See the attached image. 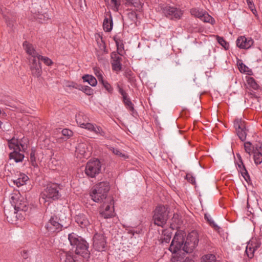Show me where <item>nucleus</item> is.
I'll use <instances>...</instances> for the list:
<instances>
[{
    "mask_svg": "<svg viewBox=\"0 0 262 262\" xmlns=\"http://www.w3.org/2000/svg\"><path fill=\"white\" fill-rule=\"evenodd\" d=\"M7 9L5 8L0 7V12L3 14L4 18L5 19L7 26L10 28H12L13 26L14 21L15 20L14 18L12 17L10 18L9 15H7Z\"/></svg>",
    "mask_w": 262,
    "mask_h": 262,
    "instance_id": "nucleus-23",
    "label": "nucleus"
},
{
    "mask_svg": "<svg viewBox=\"0 0 262 262\" xmlns=\"http://www.w3.org/2000/svg\"><path fill=\"white\" fill-rule=\"evenodd\" d=\"M234 127L235 129L236 134L242 141L246 139L247 129L246 127L245 122L242 119H236L234 121Z\"/></svg>",
    "mask_w": 262,
    "mask_h": 262,
    "instance_id": "nucleus-11",
    "label": "nucleus"
},
{
    "mask_svg": "<svg viewBox=\"0 0 262 262\" xmlns=\"http://www.w3.org/2000/svg\"><path fill=\"white\" fill-rule=\"evenodd\" d=\"M178 216V215L177 214H174L173 218L174 219V217H176V216Z\"/></svg>",
    "mask_w": 262,
    "mask_h": 262,
    "instance_id": "nucleus-63",
    "label": "nucleus"
},
{
    "mask_svg": "<svg viewBox=\"0 0 262 262\" xmlns=\"http://www.w3.org/2000/svg\"><path fill=\"white\" fill-rule=\"evenodd\" d=\"M36 161L35 158V150L32 149L30 152V162H35Z\"/></svg>",
    "mask_w": 262,
    "mask_h": 262,
    "instance_id": "nucleus-54",
    "label": "nucleus"
},
{
    "mask_svg": "<svg viewBox=\"0 0 262 262\" xmlns=\"http://www.w3.org/2000/svg\"><path fill=\"white\" fill-rule=\"evenodd\" d=\"M23 46L24 49H34L32 45L30 44L27 41H25L23 42Z\"/></svg>",
    "mask_w": 262,
    "mask_h": 262,
    "instance_id": "nucleus-52",
    "label": "nucleus"
},
{
    "mask_svg": "<svg viewBox=\"0 0 262 262\" xmlns=\"http://www.w3.org/2000/svg\"><path fill=\"white\" fill-rule=\"evenodd\" d=\"M13 151L10 153V159L14 160L16 163L23 161L24 159V151H19V149H13Z\"/></svg>",
    "mask_w": 262,
    "mask_h": 262,
    "instance_id": "nucleus-20",
    "label": "nucleus"
},
{
    "mask_svg": "<svg viewBox=\"0 0 262 262\" xmlns=\"http://www.w3.org/2000/svg\"><path fill=\"white\" fill-rule=\"evenodd\" d=\"M201 20L205 23H210L211 25H213L215 23L214 19L206 12H204L203 13V16L201 18Z\"/></svg>",
    "mask_w": 262,
    "mask_h": 262,
    "instance_id": "nucleus-34",
    "label": "nucleus"
},
{
    "mask_svg": "<svg viewBox=\"0 0 262 262\" xmlns=\"http://www.w3.org/2000/svg\"><path fill=\"white\" fill-rule=\"evenodd\" d=\"M57 256L60 259V262H75L73 254L69 251L60 250L58 252Z\"/></svg>",
    "mask_w": 262,
    "mask_h": 262,
    "instance_id": "nucleus-17",
    "label": "nucleus"
},
{
    "mask_svg": "<svg viewBox=\"0 0 262 262\" xmlns=\"http://www.w3.org/2000/svg\"><path fill=\"white\" fill-rule=\"evenodd\" d=\"M95 126L96 125L88 122L83 123V124H80L81 127L87 129L88 130L91 132H94Z\"/></svg>",
    "mask_w": 262,
    "mask_h": 262,
    "instance_id": "nucleus-44",
    "label": "nucleus"
},
{
    "mask_svg": "<svg viewBox=\"0 0 262 262\" xmlns=\"http://www.w3.org/2000/svg\"><path fill=\"white\" fill-rule=\"evenodd\" d=\"M100 216L104 219L112 218L114 216L113 207L111 208L110 205L103 204L99 211Z\"/></svg>",
    "mask_w": 262,
    "mask_h": 262,
    "instance_id": "nucleus-16",
    "label": "nucleus"
},
{
    "mask_svg": "<svg viewBox=\"0 0 262 262\" xmlns=\"http://www.w3.org/2000/svg\"><path fill=\"white\" fill-rule=\"evenodd\" d=\"M167 206L158 205L154 211L152 220L154 223L162 227L166 224L168 219L169 211Z\"/></svg>",
    "mask_w": 262,
    "mask_h": 262,
    "instance_id": "nucleus-5",
    "label": "nucleus"
},
{
    "mask_svg": "<svg viewBox=\"0 0 262 262\" xmlns=\"http://www.w3.org/2000/svg\"><path fill=\"white\" fill-rule=\"evenodd\" d=\"M244 148L245 151L248 154L249 157H250L251 154L254 152V149L255 148V145H252L250 142H246L244 143Z\"/></svg>",
    "mask_w": 262,
    "mask_h": 262,
    "instance_id": "nucleus-30",
    "label": "nucleus"
},
{
    "mask_svg": "<svg viewBox=\"0 0 262 262\" xmlns=\"http://www.w3.org/2000/svg\"><path fill=\"white\" fill-rule=\"evenodd\" d=\"M74 251L76 254L79 255L84 258H88L90 257V252L89 250V244L86 241L79 245L74 249Z\"/></svg>",
    "mask_w": 262,
    "mask_h": 262,
    "instance_id": "nucleus-14",
    "label": "nucleus"
},
{
    "mask_svg": "<svg viewBox=\"0 0 262 262\" xmlns=\"http://www.w3.org/2000/svg\"><path fill=\"white\" fill-rule=\"evenodd\" d=\"M68 239L71 246L72 247L73 250L76 249L81 243H83L85 241L82 237L78 236L73 232L69 234Z\"/></svg>",
    "mask_w": 262,
    "mask_h": 262,
    "instance_id": "nucleus-15",
    "label": "nucleus"
},
{
    "mask_svg": "<svg viewBox=\"0 0 262 262\" xmlns=\"http://www.w3.org/2000/svg\"><path fill=\"white\" fill-rule=\"evenodd\" d=\"M29 55L28 60L30 63V70L33 76L39 77L42 74V68L39 61L36 58V50H26Z\"/></svg>",
    "mask_w": 262,
    "mask_h": 262,
    "instance_id": "nucleus-7",
    "label": "nucleus"
},
{
    "mask_svg": "<svg viewBox=\"0 0 262 262\" xmlns=\"http://www.w3.org/2000/svg\"><path fill=\"white\" fill-rule=\"evenodd\" d=\"M98 80L103 85V87L105 90L110 93H112L113 91V88L111 84L106 81L103 79V76L101 74L97 75Z\"/></svg>",
    "mask_w": 262,
    "mask_h": 262,
    "instance_id": "nucleus-27",
    "label": "nucleus"
},
{
    "mask_svg": "<svg viewBox=\"0 0 262 262\" xmlns=\"http://www.w3.org/2000/svg\"><path fill=\"white\" fill-rule=\"evenodd\" d=\"M236 164L237 166L238 171L241 173L245 181L247 183H249V182L251 180L250 177L243 162L241 163H236Z\"/></svg>",
    "mask_w": 262,
    "mask_h": 262,
    "instance_id": "nucleus-21",
    "label": "nucleus"
},
{
    "mask_svg": "<svg viewBox=\"0 0 262 262\" xmlns=\"http://www.w3.org/2000/svg\"><path fill=\"white\" fill-rule=\"evenodd\" d=\"M126 1V3L128 4H132L133 5L134 3H135V0H125Z\"/></svg>",
    "mask_w": 262,
    "mask_h": 262,
    "instance_id": "nucleus-61",
    "label": "nucleus"
},
{
    "mask_svg": "<svg viewBox=\"0 0 262 262\" xmlns=\"http://www.w3.org/2000/svg\"><path fill=\"white\" fill-rule=\"evenodd\" d=\"M28 143V139L25 137L20 139L13 137L8 140V145L10 149H19V151H25L27 149Z\"/></svg>",
    "mask_w": 262,
    "mask_h": 262,
    "instance_id": "nucleus-10",
    "label": "nucleus"
},
{
    "mask_svg": "<svg viewBox=\"0 0 262 262\" xmlns=\"http://www.w3.org/2000/svg\"><path fill=\"white\" fill-rule=\"evenodd\" d=\"M117 88L118 89L119 93L122 96V99L125 98L126 96H128V94L119 86V84L117 85Z\"/></svg>",
    "mask_w": 262,
    "mask_h": 262,
    "instance_id": "nucleus-50",
    "label": "nucleus"
},
{
    "mask_svg": "<svg viewBox=\"0 0 262 262\" xmlns=\"http://www.w3.org/2000/svg\"><path fill=\"white\" fill-rule=\"evenodd\" d=\"M23 256L25 259H26L28 257L27 252L26 251H23Z\"/></svg>",
    "mask_w": 262,
    "mask_h": 262,
    "instance_id": "nucleus-60",
    "label": "nucleus"
},
{
    "mask_svg": "<svg viewBox=\"0 0 262 262\" xmlns=\"http://www.w3.org/2000/svg\"><path fill=\"white\" fill-rule=\"evenodd\" d=\"M162 236V243H169L171 238V232L168 230H163Z\"/></svg>",
    "mask_w": 262,
    "mask_h": 262,
    "instance_id": "nucleus-28",
    "label": "nucleus"
},
{
    "mask_svg": "<svg viewBox=\"0 0 262 262\" xmlns=\"http://www.w3.org/2000/svg\"><path fill=\"white\" fill-rule=\"evenodd\" d=\"M111 3L112 4L114 5L115 9L118 10L120 5L119 0H111Z\"/></svg>",
    "mask_w": 262,
    "mask_h": 262,
    "instance_id": "nucleus-53",
    "label": "nucleus"
},
{
    "mask_svg": "<svg viewBox=\"0 0 262 262\" xmlns=\"http://www.w3.org/2000/svg\"><path fill=\"white\" fill-rule=\"evenodd\" d=\"M75 2L78 6H79L80 7H81L82 0H75Z\"/></svg>",
    "mask_w": 262,
    "mask_h": 262,
    "instance_id": "nucleus-59",
    "label": "nucleus"
},
{
    "mask_svg": "<svg viewBox=\"0 0 262 262\" xmlns=\"http://www.w3.org/2000/svg\"><path fill=\"white\" fill-rule=\"evenodd\" d=\"M217 41L225 49H228L229 43L225 41L223 37L217 36Z\"/></svg>",
    "mask_w": 262,
    "mask_h": 262,
    "instance_id": "nucleus-47",
    "label": "nucleus"
},
{
    "mask_svg": "<svg viewBox=\"0 0 262 262\" xmlns=\"http://www.w3.org/2000/svg\"><path fill=\"white\" fill-rule=\"evenodd\" d=\"M110 189L108 182L103 181L96 184L91 192L92 199L95 202L101 203L106 199Z\"/></svg>",
    "mask_w": 262,
    "mask_h": 262,
    "instance_id": "nucleus-4",
    "label": "nucleus"
},
{
    "mask_svg": "<svg viewBox=\"0 0 262 262\" xmlns=\"http://www.w3.org/2000/svg\"><path fill=\"white\" fill-rule=\"evenodd\" d=\"M204 217L209 224L213 227L215 230H217L220 229V227L215 224L210 214L205 213Z\"/></svg>",
    "mask_w": 262,
    "mask_h": 262,
    "instance_id": "nucleus-33",
    "label": "nucleus"
},
{
    "mask_svg": "<svg viewBox=\"0 0 262 262\" xmlns=\"http://www.w3.org/2000/svg\"><path fill=\"white\" fill-rule=\"evenodd\" d=\"M173 262H192V261H186V259L183 256H173L172 258Z\"/></svg>",
    "mask_w": 262,
    "mask_h": 262,
    "instance_id": "nucleus-48",
    "label": "nucleus"
},
{
    "mask_svg": "<svg viewBox=\"0 0 262 262\" xmlns=\"http://www.w3.org/2000/svg\"><path fill=\"white\" fill-rule=\"evenodd\" d=\"M111 63L113 70L116 72H118L121 70L122 64L121 63V60H112Z\"/></svg>",
    "mask_w": 262,
    "mask_h": 262,
    "instance_id": "nucleus-38",
    "label": "nucleus"
},
{
    "mask_svg": "<svg viewBox=\"0 0 262 262\" xmlns=\"http://www.w3.org/2000/svg\"><path fill=\"white\" fill-rule=\"evenodd\" d=\"M125 50H116L111 54L112 60H121L122 58L120 56H123Z\"/></svg>",
    "mask_w": 262,
    "mask_h": 262,
    "instance_id": "nucleus-31",
    "label": "nucleus"
},
{
    "mask_svg": "<svg viewBox=\"0 0 262 262\" xmlns=\"http://www.w3.org/2000/svg\"><path fill=\"white\" fill-rule=\"evenodd\" d=\"M236 42L241 49H249L253 45L254 41L251 37L241 36L237 38Z\"/></svg>",
    "mask_w": 262,
    "mask_h": 262,
    "instance_id": "nucleus-13",
    "label": "nucleus"
},
{
    "mask_svg": "<svg viewBox=\"0 0 262 262\" xmlns=\"http://www.w3.org/2000/svg\"><path fill=\"white\" fill-rule=\"evenodd\" d=\"M29 178L27 175L23 173H19L18 177L16 179L13 180V182L17 187H19L26 184Z\"/></svg>",
    "mask_w": 262,
    "mask_h": 262,
    "instance_id": "nucleus-22",
    "label": "nucleus"
},
{
    "mask_svg": "<svg viewBox=\"0 0 262 262\" xmlns=\"http://www.w3.org/2000/svg\"><path fill=\"white\" fill-rule=\"evenodd\" d=\"M95 38L99 49H105V43L103 40L102 35L97 34L95 35Z\"/></svg>",
    "mask_w": 262,
    "mask_h": 262,
    "instance_id": "nucleus-32",
    "label": "nucleus"
},
{
    "mask_svg": "<svg viewBox=\"0 0 262 262\" xmlns=\"http://www.w3.org/2000/svg\"><path fill=\"white\" fill-rule=\"evenodd\" d=\"M123 102L126 108L130 112V114L134 117H136L137 115V113L134 108L133 103L128 96L123 98Z\"/></svg>",
    "mask_w": 262,
    "mask_h": 262,
    "instance_id": "nucleus-24",
    "label": "nucleus"
},
{
    "mask_svg": "<svg viewBox=\"0 0 262 262\" xmlns=\"http://www.w3.org/2000/svg\"><path fill=\"white\" fill-rule=\"evenodd\" d=\"M93 132L97 135H100L101 136L106 138V133L100 126L96 125Z\"/></svg>",
    "mask_w": 262,
    "mask_h": 262,
    "instance_id": "nucleus-45",
    "label": "nucleus"
},
{
    "mask_svg": "<svg viewBox=\"0 0 262 262\" xmlns=\"http://www.w3.org/2000/svg\"><path fill=\"white\" fill-rule=\"evenodd\" d=\"M61 189V186L58 183H48L41 194L40 202L48 203V205H49L53 201L59 200L61 196L60 192Z\"/></svg>",
    "mask_w": 262,
    "mask_h": 262,
    "instance_id": "nucleus-3",
    "label": "nucleus"
},
{
    "mask_svg": "<svg viewBox=\"0 0 262 262\" xmlns=\"http://www.w3.org/2000/svg\"><path fill=\"white\" fill-rule=\"evenodd\" d=\"M82 79L84 82H88L92 86H95L97 84V79L92 75H84L82 76Z\"/></svg>",
    "mask_w": 262,
    "mask_h": 262,
    "instance_id": "nucleus-26",
    "label": "nucleus"
},
{
    "mask_svg": "<svg viewBox=\"0 0 262 262\" xmlns=\"http://www.w3.org/2000/svg\"><path fill=\"white\" fill-rule=\"evenodd\" d=\"M106 244L105 237L103 233H96L93 236V247L98 251H104Z\"/></svg>",
    "mask_w": 262,
    "mask_h": 262,
    "instance_id": "nucleus-12",
    "label": "nucleus"
},
{
    "mask_svg": "<svg viewBox=\"0 0 262 262\" xmlns=\"http://www.w3.org/2000/svg\"><path fill=\"white\" fill-rule=\"evenodd\" d=\"M215 256L212 254H209L203 256L201 262H215Z\"/></svg>",
    "mask_w": 262,
    "mask_h": 262,
    "instance_id": "nucleus-35",
    "label": "nucleus"
},
{
    "mask_svg": "<svg viewBox=\"0 0 262 262\" xmlns=\"http://www.w3.org/2000/svg\"><path fill=\"white\" fill-rule=\"evenodd\" d=\"M128 16L132 20H136L137 18V14L135 12H131L128 13Z\"/></svg>",
    "mask_w": 262,
    "mask_h": 262,
    "instance_id": "nucleus-56",
    "label": "nucleus"
},
{
    "mask_svg": "<svg viewBox=\"0 0 262 262\" xmlns=\"http://www.w3.org/2000/svg\"><path fill=\"white\" fill-rule=\"evenodd\" d=\"M248 5L250 7H251V5H252V3L251 2H248Z\"/></svg>",
    "mask_w": 262,
    "mask_h": 262,
    "instance_id": "nucleus-64",
    "label": "nucleus"
},
{
    "mask_svg": "<svg viewBox=\"0 0 262 262\" xmlns=\"http://www.w3.org/2000/svg\"><path fill=\"white\" fill-rule=\"evenodd\" d=\"M101 169V163L100 161L97 159H93L89 160L85 167V173L90 178H95L98 175Z\"/></svg>",
    "mask_w": 262,
    "mask_h": 262,
    "instance_id": "nucleus-8",
    "label": "nucleus"
},
{
    "mask_svg": "<svg viewBox=\"0 0 262 262\" xmlns=\"http://www.w3.org/2000/svg\"><path fill=\"white\" fill-rule=\"evenodd\" d=\"M110 150L114 153L115 155L119 156L120 157L124 159H126L128 158V156L125 155L124 153H122L119 149L115 148L113 147H111L110 148Z\"/></svg>",
    "mask_w": 262,
    "mask_h": 262,
    "instance_id": "nucleus-39",
    "label": "nucleus"
},
{
    "mask_svg": "<svg viewBox=\"0 0 262 262\" xmlns=\"http://www.w3.org/2000/svg\"><path fill=\"white\" fill-rule=\"evenodd\" d=\"M249 243L255 250L259 248L261 245L260 239L256 238H253Z\"/></svg>",
    "mask_w": 262,
    "mask_h": 262,
    "instance_id": "nucleus-42",
    "label": "nucleus"
},
{
    "mask_svg": "<svg viewBox=\"0 0 262 262\" xmlns=\"http://www.w3.org/2000/svg\"><path fill=\"white\" fill-rule=\"evenodd\" d=\"M75 222L81 228H86L90 224V222L87 216L83 213H79L75 217Z\"/></svg>",
    "mask_w": 262,
    "mask_h": 262,
    "instance_id": "nucleus-19",
    "label": "nucleus"
},
{
    "mask_svg": "<svg viewBox=\"0 0 262 262\" xmlns=\"http://www.w3.org/2000/svg\"><path fill=\"white\" fill-rule=\"evenodd\" d=\"M36 55L38 61H39L40 62V61H42L47 66H51L53 64V62L49 57L40 55L37 52Z\"/></svg>",
    "mask_w": 262,
    "mask_h": 262,
    "instance_id": "nucleus-29",
    "label": "nucleus"
},
{
    "mask_svg": "<svg viewBox=\"0 0 262 262\" xmlns=\"http://www.w3.org/2000/svg\"><path fill=\"white\" fill-rule=\"evenodd\" d=\"M190 13L192 15L199 18L200 19L203 16V13L204 12L202 11H200L199 9L196 8H193L191 9Z\"/></svg>",
    "mask_w": 262,
    "mask_h": 262,
    "instance_id": "nucleus-43",
    "label": "nucleus"
},
{
    "mask_svg": "<svg viewBox=\"0 0 262 262\" xmlns=\"http://www.w3.org/2000/svg\"><path fill=\"white\" fill-rule=\"evenodd\" d=\"M253 153L254 160L256 165L262 163V143H258L255 144V148Z\"/></svg>",
    "mask_w": 262,
    "mask_h": 262,
    "instance_id": "nucleus-18",
    "label": "nucleus"
},
{
    "mask_svg": "<svg viewBox=\"0 0 262 262\" xmlns=\"http://www.w3.org/2000/svg\"><path fill=\"white\" fill-rule=\"evenodd\" d=\"M61 134L62 135L65 137V139H67L72 136L73 133L71 130L67 128H64L62 130ZM63 138L64 139V138Z\"/></svg>",
    "mask_w": 262,
    "mask_h": 262,
    "instance_id": "nucleus-46",
    "label": "nucleus"
},
{
    "mask_svg": "<svg viewBox=\"0 0 262 262\" xmlns=\"http://www.w3.org/2000/svg\"><path fill=\"white\" fill-rule=\"evenodd\" d=\"M199 242L198 233L196 231L189 233L185 239L183 235L176 232L169 248L172 253L182 250L185 253H191Z\"/></svg>",
    "mask_w": 262,
    "mask_h": 262,
    "instance_id": "nucleus-1",
    "label": "nucleus"
},
{
    "mask_svg": "<svg viewBox=\"0 0 262 262\" xmlns=\"http://www.w3.org/2000/svg\"><path fill=\"white\" fill-rule=\"evenodd\" d=\"M159 11L165 17L171 20L180 19L183 14V11L180 9L167 4L160 5Z\"/></svg>",
    "mask_w": 262,
    "mask_h": 262,
    "instance_id": "nucleus-6",
    "label": "nucleus"
},
{
    "mask_svg": "<svg viewBox=\"0 0 262 262\" xmlns=\"http://www.w3.org/2000/svg\"><path fill=\"white\" fill-rule=\"evenodd\" d=\"M70 224V219L64 215L54 214L46 223L45 228L50 233H57L63 228H67Z\"/></svg>",
    "mask_w": 262,
    "mask_h": 262,
    "instance_id": "nucleus-2",
    "label": "nucleus"
},
{
    "mask_svg": "<svg viewBox=\"0 0 262 262\" xmlns=\"http://www.w3.org/2000/svg\"><path fill=\"white\" fill-rule=\"evenodd\" d=\"M10 202L13 206L15 211L13 212V215L16 213V212L23 211L26 212L28 211V206L27 203L24 200V198L18 194H14L11 197Z\"/></svg>",
    "mask_w": 262,
    "mask_h": 262,
    "instance_id": "nucleus-9",
    "label": "nucleus"
},
{
    "mask_svg": "<svg viewBox=\"0 0 262 262\" xmlns=\"http://www.w3.org/2000/svg\"><path fill=\"white\" fill-rule=\"evenodd\" d=\"M113 23L112 15L111 14L108 15V17L105 16L103 23V28L105 32H110L113 28Z\"/></svg>",
    "mask_w": 262,
    "mask_h": 262,
    "instance_id": "nucleus-25",
    "label": "nucleus"
},
{
    "mask_svg": "<svg viewBox=\"0 0 262 262\" xmlns=\"http://www.w3.org/2000/svg\"><path fill=\"white\" fill-rule=\"evenodd\" d=\"M186 178L187 181L192 184L195 183V178L193 177L191 174L188 173L186 176Z\"/></svg>",
    "mask_w": 262,
    "mask_h": 262,
    "instance_id": "nucleus-49",
    "label": "nucleus"
},
{
    "mask_svg": "<svg viewBox=\"0 0 262 262\" xmlns=\"http://www.w3.org/2000/svg\"><path fill=\"white\" fill-rule=\"evenodd\" d=\"M114 39L115 41L117 49H124L123 41L118 35H115L114 37Z\"/></svg>",
    "mask_w": 262,
    "mask_h": 262,
    "instance_id": "nucleus-40",
    "label": "nucleus"
},
{
    "mask_svg": "<svg viewBox=\"0 0 262 262\" xmlns=\"http://www.w3.org/2000/svg\"><path fill=\"white\" fill-rule=\"evenodd\" d=\"M32 166H33L34 168L38 167V165L36 162V161L35 162H31Z\"/></svg>",
    "mask_w": 262,
    "mask_h": 262,
    "instance_id": "nucleus-62",
    "label": "nucleus"
},
{
    "mask_svg": "<svg viewBox=\"0 0 262 262\" xmlns=\"http://www.w3.org/2000/svg\"><path fill=\"white\" fill-rule=\"evenodd\" d=\"M80 85H81V84H79L75 82H72L70 83V84H69L68 85H67V86L69 87V88H73L78 90V88H80Z\"/></svg>",
    "mask_w": 262,
    "mask_h": 262,
    "instance_id": "nucleus-55",
    "label": "nucleus"
},
{
    "mask_svg": "<svg viewBox=\"0 0 262 262\" xmlns=\"http://www.w3.org/2000/svg\"><path fill=\"white\" fill-rule=\"evenodd\" d=\"M256 250L252 247V246H251V245H250V243H248V244L247 245V246L246 247L245 252H246L247 256L249 258H253V257L254 256V252Z\"/></svg>",
    "mask_w": 262,
    "mask_h": 262,
    "instance_id": "nucleus-37",
    "label": "nucleus"
},
{
    "mask_svg": "<svg viewBox=\"0 0 262 262\" xmlns=\"http://www.w3.org/2000/svg\"><path fill=\"white\" fill-rule=\"evenodd\" d=\"M81 116L79 114L78 116H76V120L77 123V124L79 125L80 127V124H83L84 122H82L81 119Z\"/></svg>",
    "mask_w": 262,
    "mask_h": 262,
    "instance_id": "nucleus-57",
    "label": "nucleus"
},
{
    "mask_svg": "<svg viewBox=\"0 0 262 262\" xmlns=\"http://www.w3.org/2000/svg\"><path fill=\"white\" fill-rule=\"evenodd\" d=\"M248 84L254 90H257L259 88V85L256 83L255 80L252 77H248L247 80Z\"/></svg>",
    "mask_w": 262,
    "mask_h": 262,
    "instance_id": "nucleus-41",
    "label": "nucleus"
},
{
    "mask_svg": "<svg viewBox=\"0 0 262 262\" xmlns=\"http://www.w3.org/2000/svg\"><path fill=\"white\" fill-rule=\"evenodd\" d=\"M237 64L239 66V70L241 72L243 71L244 72H246L245 69L248 68L244 64H243L241 61H237Z\"/></svg>",
    "mask_w": 262,
    "mask_h": 262,
    "instance_id": "nucleus-51",
    "label": "nucleus"
},
{
    "mask_svg": "<svg viewBox=\"0 0 262 262\" xmlns=\"http://www.w3.org/2000/svg\"><path fill=\"white\" fill-rule=\"evenodd\" d=\"M78 90L81 91L87 95H91L93 94V90L87 85H82L81 84L80 88H78Z\"/></svg>",
    "mask_w": 262,
    "mask_h": 262,
    "instance_id": "nucleus-36",
    "label": "nucleus"
},
{
    "mask_svg": "<svg viewBox=\"0 0 262 262\" xmlns=\"http://www.w3.org/2000/svg\"><path fill=\"white\" fill-rule=\"evenodd\" d=\"M236 157L238 160V162L237 163H241V162H243V160H242V157L241 156V155L239 154H236Z\"/></svg>",
    "mask_w": 262,
    "mask_h": 262,
    "instance_id": "nucleus-58",
    "label": "nucleus"
}]
</instances>
